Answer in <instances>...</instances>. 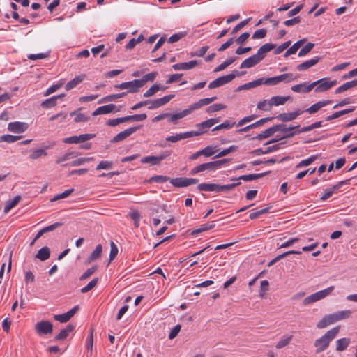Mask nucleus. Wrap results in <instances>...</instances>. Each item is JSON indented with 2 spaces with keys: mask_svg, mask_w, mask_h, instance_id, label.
<instances>
[{
  "mask_svg": "<svg viewBox=\"0 0 357 357\" xmlns=\"http://www.w3.org/2000/svg\"><path fill=\"white\" fill-rule=\"evenodd\" d=\"M340 330V326H335L316 340L314 342V347L317 348L316 352L319 354L326 350L331 342L337 336Z\"/></svg>",
  "mask_w": 357,
  "mask_h": 357,
  "instance_id": "f257e3e1",
  "label": "nucleus"
},
{
  "mask_svg": "<svg viewBox=\"0 0 357 357\" xmlns=\"http://www.w3.org/2000/svg\"><path fill=\"white\" fill-rule=\"evenodd\" d=\"M227 161L228 159H222L199 165L190 170V174L195 175L201 172H204L206 170L215 171L216 169H220Z\"/></svg>",
  "mask_w": 357,
  "mask_h": 357,
  "instance_id": "f03ea898",
  "label": "nucleus"
},
{
  "mask_svg": "<svg viewBox=\"0 0 357 357\" xmlns=\"http://www.w3.org/2000/svg\"><path fill=\"white\" fill-rule=\"evenodd\" d=\"M334 289H335L334 286H330L325 289L319 291L317 292H315V293L307 296L303 301V305H308L310 304L317 302L321 299H324V298L329 296L332 293V291L334 290Z\"/></svg>",
  "mask_w": 357,
  "mask_h": 357,
  "instance_id": "7ed1b4c3",
  "label": "nucleus"
},
{
  "mask_svg": "<svg viewBox=\"0 0 357 357\" xmlns=\"http://www.w3.org/2000/svg\"><path fill=\"white\" fill-rule=\"evenodd\" d=\"M337 82L336 80H331L329 78L324 77L312 82V89L316 87L314 90L316 93H321L329 90L337 85Z\"/></svg>",
  "mask_w": 357,
  "mask_h": 357,
  "instance_id": "20e7f679",
  "label": "nucleus"
},
{
  "mask_svg": "<svg viewBox=\"0 0 357 357\" xmlns=\"http://www.w3.org/2000/svg\"><path fill=\"white\" fill-rule=\"evenodd\" d=\"M238 75V73L237 70H234L232 73L228 74L227 75H224L222 77H220L213 82H211L208 84V88L210 89H215L217 87H219L220 86H222L225 84H227L232 81L237 75Z\"/></svg>",
  "mask_w": 357,
  "mask_h": 357,
  "instance_id": "39448f33",
  "label": "nucleus"
},
{
  "mask_svg": "<svg viewBox=\"0 0 357 357\" xmlns=\"http://www.w3.org/2000/svg\"><path fill=\"white\" fill-rule=\"evenodd\" d=\"M141 82L138 81V79H135L130 82H123L120 84H116L114 86V88L116 89H127V93H137L139 91V89L142 88L140 85Z\"/></svg>",
  "mask_w": 357,
  "mask_h": 357,
  "instance_id": "423d86ee",
  "label": "nucleus"
},
{
  "mask_svg": "<svg viewBox=\"0 0 357 357\" xmlns=\"http://www.w3.org/2000/svg\"><path fill=\"white\" fill-rule=\"evenodd\" d=\"M35 330L39 335L51 334L53 326L49 321H41L35 325Z\"/></svg>",
  "mask_w": 357,
  "mask_h": 357,
  "instance_id": "0eeeda50",
  "label": "nucleus"
},
{
  "mask_svg": "<svg viewBox=\"0 0 357 357\" xmlns=\"http://www.w3.org/2000/svg\"><path fill=\"white\" fill-rule=\"evenodd\" d=\"M170 155L169 151H165L158 156L149 155L141 159L142 163H149L151 165H159L160 161L165 160Z\"/></svg>",
  "mask_w": 357,
  "mask_h": 357,
  "instance_id": "6e6552de",
  "label": "nucleus"
},
{
  "mask_svg": "<svg viewBox=\"0 0 357 357\" xmlns=\"http://www.w3.org/2000/svg\"><path fill=\"white\" fill-rule=\"evenodd\" d=\"M94 137V135L91 134H82L79 136H72L69 137H66L63 139V142L65 144H78L80 142H84L92 139Z\"/></svg>",
  "mask_w": 357,
  "mask_h": 357,
  "instance_id": "1a4fd4ad",
  "label": "nucleus"
},
{
  "mask_svg": "<svg viewBox=\"0 0 357 357\" xmlns=\"http://www.w3.org/2000/svg\"><path fill=\"white\" fill-rule=\"evenodd\" d=\"M139 126H135L129 128L119 134H117L112 139V142L113 143H117L119 142H121L126 139L128 137L131 135L132 133L135 132L138 129H139Z\"/></svg>",
  "mask_w": 357,
  "mask_h": 357,
  "instance_id": "9d476101",
  "label": "nucleus"
},
{
  "mask_svg": "<svg viewBox=\"0 0 357 357\" xmlns=\"http://www.w3.org/2000/svg\"><path fill=\"white\" fill-rule=\"evenodd\" d=\"M303 112V110L298 109L292 112L280 114L277 119L282 122H288L296 119Z\"/></svg>",
  "mask_w": 357,
  "mask_h": 357,
  "instance_id": "9b49d317",
  "label": "nucleus"
},
{
  "mask_svg": "<svg viewBox=\"0 0 357 357\" xmlns=\"http://www.w3.org/2000/svg\"><path fill=\"white\" fill-rule=\"evenodd\" d=\"M28 128L26 123L24 122H10L8 123V129L9 131L15 133H21L24 132Z\"/></svg>",
  "mask_w": 357,
  "mask_h": 357,
  "instance_id": "f8f14e48",
  "label": "nucleus"
},
{
  "mask_svg": "<svg viewBox=\"0 0 357 357\" xmlns=\"http://www.w3.org/2000/svg\"><path fill=\"white\" fill-rule=\"evenodd\" d=\"M335 322L336 321L333 314H327L324 316L322 319L317 323V327L320 329L324 328L329 325L335 324Z\"/></svg>",
  "mask_w": 357,
  "mask_h": 357,
  "instance_id": "ddd939ff",
  "label": "nucleus"
},
{
  "mask_svg": "<svg viewBox=\"0 0 357 357\" xmlns=\"http://www.w3.org/2000/svg\"><path fill=\"white\" fill-rule=\"evenodd\" d=\"M275 47V45L274 44L266 43L258 50L255 55L261 61L266 56V53L273 50Z\"/></svg>",
  "mask_w": 357,
  "mask_h": 357,
  "instance_id": "4468645a",
  "label": "nucleus"
},
{
  "mask_svg": "<svg viewBox=\"0 0 357 357\" xmlns=\"http://www.w3.org/2000/svg\"><path fill=\"white\" fill-rule=\"evenodd\" d=\"M321 58L319 56H315L310 60L305 61V62L297 66L296 69L298 70H305L309 69L310 68L315 66L319 61Z\"/></svg>",
  "mask_w": 357,
  "mask_h": 357,
  "instance_id": "2eb2a0df",
  "label": "nucleus"
},
{
  "mask_svg": "<svg viewBox=\"0 0 357 357\" xmlns=\"http://www.w3.org/2000/svg\"><path fill=\"white\" fill-rule=\"evenodd\" d=\"M197 65V62L195 60L190 61L189 62L178 63L172 66V68L175 70H189L195 68Z\"/></svg>",
  "mask_w": 357,
  "mask_h": 357,
  "instance_id": "dca6fc26",
  "label": "nucleus"
},
{
  "mask_svg": "<svg viewBox=\"0 0 357 357\" xmlns=\"http://www.w3.org/2000/svg\"><path fill=\"white\" fill-rule=\"evenodd\" d=\"M291 89L295 93H309L312 90V83L307 84V83H302L296 84L291 86Z\"/></svg>",
  "mask_w": 357,
  "mask_h": 357,
  "instance_id": "f3484780",
  "label": "nucleus"
},
{
  "mask_svg": "<svg viewBox=\"0 0 357 357\" xmlns=\"http://www.w3.org/2000/svg\"><path fill=\"white\" fill-rule=\"evenodd\" d=\"M116 108L114 104H109L98 107L92 114L93 116L106 114L113 112Z\"/></svg>",
  "mask_w": 357,
  "mask_h": 357,
  "instance_id": "a211bd4d",
  "label": "nucleus"
},
{
  "mask_svg": "<svg viewBox=\"0 0 357 357\" xmlns=\"http://www.w3.org/2000/svg\"><path fill=\"white\" fill-rule=\"evenodd\" d=\"M332 102L331 100H323L319 101L312 106H310L309 108L306 109V112H307L310 114H314L317 112L321 108L330 105Z\"/></svg>",
  "mask_w": 357,
  "mask_h": 357,
  "instance_id": "6ab92c4d",
  "label": "nucleus"
},
{
  "mask_svg": "<svg viewBox=\"0 0 357 357\" xmlns=\"http://www.w3.org/2000/svg\"><path fill=\"white\" fill-rule=\"evenodd\" d=\"M215 222L211 221L205 224L201 225L198 228L192 229L190 231L192 236H197L199 233L213 229L215 227Z\"/></svg>",
  "mask_w": 357,
  "mask_h": 357,
  "instance_id": "aec40b11",
  "label": "nucleus"
},
{
  "mask_svg": "<svg viewBox=\"0 0 357 357\" xmlns=\"http://www.w3.org/2000/svg\"><path fill=\"white\" fill-rule=\"evenodd\" d=\"M260 62L257 56L254 54L245 59L241 64V68H250L255 66Z\"/></svg>",
  "mask_w": 357,
  "mask_h": 357,
  "instance_id": "412c9836",
  "label": "nucleus"
},
{
  "mask_svg": "<svg viewBox=\"0 0 357 357\" xmlns=\"http://www.w3.org/2000/svg\"><path fill=\"white\" fill-rule=\"evenodd\" d=\"M344 183H347V181H342V182L337 183V185H334V186H333L331 188H326L324 190V192L322 194V195L321 196L320 199L321 201H325L328 198L331 197L333 195L334 191L335 190L338 189Z\"/></svg>",
  "mask_w": 357,
  "mask_h": 357,
  "instance_id": "4be33fe9",
  "label": "nucleus"
},
{
  "mask_svg": "<svg viewBox=\"0 0 357 357\" xmlns=\"http://www.w3.org/2000/svg\"><path fill=\"white\" fill-rule=\"evenodd\" d=\"M268 172L261 173V174H252L248 175H243L239 176L238 178H231V181H240L243 180L245 181H250L255 179L260 178L266 175Z\"/></svg>",
  "mask_w": 357,
  "mask_h": 357,
  "instance_id": "5701e85b",
  "label": "nucleus"
},
{
  "mask_svg": "<svg viewBox=\"0 0 357 357\" xmlns=\"http://www.w3.org/2000/svg\"><path fill=\"white\" fill-rule=\"evenodd\" d=\"M86 76L85 75H79L78 76H76L74 79L69 81L65 86V89L66 91H70L75 88L77 85L80 84L82 81L84 80Z\"/></svg>",
  "mask_w": 357,
  "mask_h": 357,
  "instance_id": "b1692460",
  "label": "nucleus"
},
{
  "mask_svg": "<svg viewBox=\"0 0 357 357\" xmlns=\"http://www.w3.org/2000/svg\"><path fill=\"white\" fill-rule=\"evenodd\" d=\"M75 326L72 324H68L66 327L61 330V332L54 337L56 341L65 340L69 334L73 332Z\"/></svg>",
  "mask_w": 357,
  "mask_h": 357,
  "instance_id": "393cba45",
  "label": "nucleus"
},
{
  "mask_svg": "<svg viewBox=\"0 0 357 357\" xmlns=\"http://www.w3.org/2000/svg\"><path fill=\"white\" fill-rule=\"evenodd\" d=\"M82 109H79L76 111H73L70 113V116H74V121L75 123H79V122H86L89 120V117L87 116L86 114L81 112Z\"/></svg>",
  "mask_w": 357,
  "mask_h": 357,
  "instance_id": "a878e982",
  "label": "nucleus"
},
{
  "mask_svg": "<svg viewBox=\"0 0 357 357\" xmlns=\"http://www.w3.org/2000/svg\"><path fill=\"white\" fill-rule=\"evenodd\" d=\"M219 121V119H209L205 121H203L200 123H197L196 127L199 128V130H202L205 132V130L212 127L213 125L217 123Z\"/></svg>",
  "mask_w": 357,
  "mask_h": 357,
  "instance_id": "bb28decb",
  "label": "nucleus"
},
{
  "mask_svg": "<svg viewBox=\"0 0 357 357\" xmlns=\"http://www.w3.org/2000/svg\"><path fill=\"white\" fill-rule=\"evenodd\" d=\"M293 339V335H282L280 340L276 343L275 347L278 349H282L287 345L291 342Z\"/></svg>",
  "mask_w": 357,
  "mask_h": 357,
  "instance_id": "cd10ccee",
  "label": "nucleus"
},
{
  "mask_svg": "<svg viewBox=\"0 0 357 357\" xmlns=\"http://www.w3.org/2000/svg\"><path fill=\"white\" fill-rule=\"evenodd\" d=\"M351 340L349 338L344 337L339 339L336 341V351H344L348 346L350 344Z\"/></svg>",
  "mask_w": 357,
  "mask_h": 357,
  "instance_id": "c85d7f7f",
  "label": "nucleus"
},
{
  "mask_svg": "<svg viewBox=\"0 0 357 357\" xmlns=\"http://www.w3.org/2000/svg\"><path fill=\"white\" fill-rule=\"evenodd\" d=\"M289 99V97H284V96H273L272 97L269 101H268V105L269 106H279L284 105L286 101H287Z\"/></svg>",
  "mask_w": 357,
  "mask_h": 357,
  "instance_id": "c756f323",
  "label": "nucleus"
},
{
  "mask_svg": "<svg viewBox=\"0 0 357 357\" xmlns=\"http://www.w3.org/2000/svg\"><path fill=\"white\" fill-rule=\"evenodd\" d=\"M197 189L199 191H205V192L215 191V192H218V184L203 183H200L197 185Z\"/></svg>",
  "mask_w": 357,
  "mask_h": 357,
  "instance_id": "7c9ffc66",
  "label": "nucleus"
},
{
  "mask_svg": "<svg viewBox=\"0 0 357 357\" xmlns=\"http://www.w3.org/2000/svg\"><path fill=\"white\" fill-rule=\"evenodd\" d=\"M300 126H291V127H288L287 128L286 126L284 124H278V125H275L273 126L274 128V132H277V131H280L281 132H283L284 133V135H287V133H289V132H294V131H293L294 129H296L298 128H299Z\"/></svg>",
  "mask_w": 357,
  "mask_h": 357,
  "instance_id": "2f4dec72",
  "label": "nucleus"
},
{
  "mask_svg": "<svg viewBox=\"0 0 357 357\" xmlns=\"http://www.w3.org/2000/svg\"><path fill=\"white\" fill-rule=\"evenodd\" d=\"M50 257V250L48 247L45 246L40 248L36 255V257L41 261H45Z\"/></svg>",
  "mask_w": 357,
  "mask_h": 357,
  "instance_id": "473e14b6",
  "label": "nucleus"
},
{
  "mask_svg": "<svg viewBox=\"0 0 357 357\" xmlns=\"http://www.w3.org/2000/svg\"><path fill=\"white\" fill-rule=\"evenodd\" d=\"M63 96H64V94L52 96L50 98L45 100L42 102L41 105L43 107H45V108L52 107L56 105L57 99L61 98Z\"/></svg>",
  "mask_w": 357,
  "mask_h": 357,
  "instance_id": "72a5a7b5",
  "label": "nucleus"
},
{
  "mask_svg": "<svg viewBox=\"0 0 357 357\" xmlns=\"http://www.w3.org/2000/svg\"><path fill=\"white\" fill-rule=\"evenodd\" d=\"M351 311L349 310L338 311L333 313L335 319V321H339L343 319H348L351 315Z\"/></svg>",
  "mask_w": 357,
  "mask_h": 357,
  "instance_id": "f704fd0d",
  "label": "nucleus"
},
{
  "mask_svg": "<svg viewBox=\"0 0 357 357\" xmlns=\"http://www.w3.org/2000/svg\"><path fill=\"white\" fill-rule=\"evenodd\" d=\"M47 155V151L45 149H37L31 151L29 158L31 160H37L42 156H46Z\"/></svg>",
  "mask_w": 357,
  "mask_h": 357,
  "instance_id": "c9c22d12",
  "label": "nucleus"
},
{
  "mask_svg": "<svg viewBox=\"0 0 357 357\" xmlns=\"http://www.w3.org/2000/svg\"><path fill=\"white\" fill-rule=\"evenodd\" d=\"M21 197L17 195L13 199L6 202L4 207V213H8L13 208H14L20 201Z\"/></svg>",
  "mask_w": 357,
  "mask_h": 357,
  "instance_id": "e433bc0d",
  "label": "nucleus"
},
{
  "mask_svg": "<svg viewBox=\"0 0 357 357\" xmlns=\"http://www.w3.org/2000/svg\"><path fill=\"white\" fill-rule=\"evenodd\" d=\"M77 155H78V153L75 151L66 153L64 155L58 157L56 160V163L60 164V163L65 162L68 160L73 159V158L77 157Z\"/></svg>",
  "mask_w": 357,
  "mask_h": 357,
  "instance_id": "4c0bfd02",
  "label": "nucleus"
},
{
  "mask_svg": "<svg viewBox=\"0 0 357 357\" xmlns=\"http://www.w3.org/2000/svg\"><path fill=\"white\" fill-rule=\"evenodd\" d=\"M355 109V107H353L351 108H349V109H344V110H341V111H338V112H335L334 114H333L331 116H328L326 118V121H332L335 119H337L344 114H348L349 112H351L353 111H354Z\"/></svg>",
  "mask_w": 357,
  "mask_h": 357,
  "instance_id": "58836bf2",
  "label": "nucleus"
},
{
  "mask_svg": "<svg viewBox=\"0 0 357 357\" xmlns=\"http://www.w3.org/2000/svg\"><path fill=\"white\" fill-rule=\"evenodd\" d=\"M279 82H284L286 84L295 81L297 76H294L292 73H288L278 75Z\"/></svg>",
  "mask_w": 357,
  "mask_h": 357,
  "instance_id": "ea45409f",
  "label": "nucleus"
},
{
  "mask_svg": "<svg viewBox=\"0 0 357 357\" xmlns=\"http://www.w3.org/2000/svg\"><path fill=\"white\" fill-rule=\"evenodd\" d=\"M165 90L166 87H162L158 84H154L151 86L149 90H147L144 94L143 96L144 98H149L152 96H153L155 93H156L159 90Z\"/></svg>",
  "mask_w": 357,
  "mask_h": 357,
  "instance_id": "a19ab883",
  "label": "nucleus"
},
{
  "mask_svg": "<svg viewBox=\"0 0 357 357\" xmlns=\"http://www.w3.org/2000/svg\"><path fill=\"white\" fill-rule=\"evenodd\" d=\"M188 116V112L183 109V111L176 113V114H169V121L172 122L174 123H176V121L181 119L185 116Z\"/></svg>",
  "mask_w": 357,
  "mask_h": 357,
  "instance_id": "79ce46f5",
  "label": "nucleus"
},
{
  "mask_svg": "<svg viewBox=\"0 0 357 357\" xmlns=\"http://www.w3.org/2000/svg\"><path fill=\"white\" fill-rule=\"evenodd\" d=\"M291 254L301 255V251L290 250V251L285 252L281 255H279L269 262L268 266L273 265L275 262L278 261L279 260L283 259L286 256L291 255Z\"/></svg>",
  "mask_w": 357,
  "mask_h": 357,
  "instance_id": "37998d69",
  "label": "nucleus"
},
{
  "mask_svg": "<svg viewBox=\"0 0 357 357\" xmlns=\"http://www.w3.org/2000/svg\"><path fill=\"white\" fill-rule=\"evenodd\" d=\"M146 118H147V116L146 114H134V115L126 116L123 117L124 122H126L128 121H142L145 120Z\"/></svg>",
  "mask_w": 357,
  "mask_h": 357,
  "instance_id": "c03bdc74",
  "label": "nucleus"
},
{
  "mask_svg": "<svg viewBox=\"0 0 357 357\" xmlns=\"http://www.w3.org/2000/svg\"><path fill=\"white\" fill-rule=\"evenodd\" d=\"M275 133L274 132V128L273 126L271 127V128H269L266 130H265L264 131H263L262 132L258 134L255 137H254L253 139H259V140H262L264 139H266V138H268L272 135H273V134Z\"/></svg>",
  "mask_w": 357,
  "mask_h": 357,
  "instance_id": "a18cd8bd",
  "label": "nucleus"
},
{
  "mask_svg": "<svg viewBox=\"0 0 357 357\" xmlns=\"http://www.w3.org/2000/svg\"><path fill=\"white\" fill-rule=\"evenodd\" d=\"M169 182L174 186L177 188H183L186 186V178L185 177H179L175 178H170Z\"/></svg>",
  "mask_w": 357,
  "mask_h": 357,
  "instance_id": "49530a36",
  "label": "nucleus"
},
{
  "mask_svg": "<svg viewBox=\"0 0 357 357\" xmlns=\"http://www.w3.org/2000/svg\"><path fill=\"white\" fill-rule=\"evenodd\" d=\"M204 133V131H202V130H192V131L185 132L183 133H179V137L181 140V139H187L189 137L199 136Z\"/></svg>",
  "mask_w": 357,
  "mask_h": 357,
  "instance_id": "de8ad7c7",
  "label": "nucleus"
},
{
  "mask_svg": "<svg viewBox=\"0 0 357 357\" xmlns=\"http://www.w3.org/2000/svg\"><path fill=\"white\" fill-rule=\"evenodd\" d=\"M158 73L156 72H151L143 76L141 79H138V81L141 82V87H142L149 81L153 82L155 79Z\"/></svg>",
  "mask_w": 357,
  "mask_h": 357,
  "instance_id": "09e8293b",
  "label": "nucleus"
},
{
  "mask_svg": "<svg viewBox=\"0 0 357 357\" xmlns=\"http://www.w3.org/2000/svg\"><path fill=\"white\" fill-rule=\"evenodd\" d=\"M356 86L354 80L347 82L335 89V93H340Z\"/></svg>",
  "mask_w": 357,
  "mask_h": 357,
  "instance_id": "8fccbe9b",
  "label": "nucleus"
},
{
  "mask_svg": "<svg viewBox=\"0 0 357 357\" xmlns=\"http://www.w3.org/2000/svg\"><path fill=\"white\" fill-rule=\"evenodd\" d=\"M264 84V78L257 79L252 82L246 83L245 84L241 86V89H249L251 88H254L258 86H260Z\"/></svg>",
  "mask_w": 357,
  "mask_h": 357,
  "instance_id": "3c124183",
  "label": "nucleus"
},
{
  "mask_svg": "<svg viewBox=\"0 0 357 357\" xmlns=\"http://www.w3.org/2000/svg\"><path fill=\"white\" fill-rule=\"evenodd\" d=\"M313 130V128L312 127V124L308 126L303 127L301 130L294 131V132H289L287 133L285 135H283L281 139H286V138H290L294 137L296 134H300L301 132H305Z\"/></svg>",
  "mask_w": 357,
  "mask_h": 357,
  "instance_id": "603ef678",
  "label": "nucleus"
},
{
  "mask_svg": "<svg viewBox=\"0 0 357 357\" xmlns=\"http://www.w3.org/2000/svg\"><path fill=\"white\" fill-rule=\"evenodd\" d=\"M240 184H241V182H238L236 183H230V184H227V185H218V192L232 190L236 187L238 186Z\"/></svg>",
  "mask_w": 357,
  "mask_h": 357,
  "instance_id": "864d4df0",
  "label": "nucleus"
},
{
  "mask_svg": "<svg viewBox=\"0 0 357 357\" xmlns=\"http://www.w3.org/2000/svg\"><path fill=\"white\" fill-rule=\"evenodd\" d=\"M102 248L100 244H98L96 245L95 250L93 251V252L91 254L89 260L90 261H94L97 259H98L102 253Z\"/></svg>",
  "mask_w": 357,
  "mask_h": 357,
  "instance_id": "5fc2aeb1",
  "label": "nucleus"
},
{
  "mask_svg": "<svg viewBox=\"0 0 357 357\" xmlns=\"http://www.w3.org/2000/svg\"><path fill=\"white\" fill-rule=\"evenodd\" d=\"M73 191H74L73 188L68 189V190H65L63 192L58 194V195L54 196L50 199V201L51 202H55V201H57V200L61 199L66 198L68 196H70L73 193Z\"/></svg>",
  "mask_w": 357,
  "mask_h": 357,
  "instance_id": "6e6d98bb",
  "label": "nucleus"
},
{
  "mask_svg": "<svg viewBox=\"0 0 357 357\" xmlns=\"http://www.w3.org/2000/svg\"><path fill=\"white\" fill-rule=\"evenodd\" d=\"M317 158V155H312L307 159L303 160L296 166V168L299 169L303 167L308 166L311 165Z\"/></svg>",
  "mask_w": 357,
  "mask_h": 357,
  "instance_id": "4d7b16f0",
  "label": "nucleus"
},
{
  "mask_svg": "<svg viewBox=\"0 0 357 357\" xmlns=\"http://www.w3.org/2000/svg\"><path fill=\"white\" fill-rule=\"evenodd\" d=\"M22 138V136H15L12 135H4L1 136L0 141L8 143H13Z\"/></svg>",
  "mask_w": 357,
  "mask_h": 357,
  "instance_id": "13d9d810",
  "label": "nucleus"
},
{
  "mask_svg": "<svg viewBox=\"0 0 357 357\" xmlns=\"http://www.w3.org/2000/svg\"><path fill=\"white\" fill-rule=\"evenodd\" d=\"M225 108H226V105H225L223 104H221V103L213 104V105L209 106L206 109V112L211 114V113L220 111Z\"/></svg>",
  "mask_w": 357,
  "mask_h": 357,
  "instance_id": "bf43d9fd",
  "label": "nucleus"
},
{
  "mask_svg": "<svg viewBox=\"0 0 357 357\" xmlns=\"http://www.w3.org/2000/svg\"><path fill=\"white\" fill-rule=\"evenodd\" d=\"M113 167V162L108 160H102L99 162V164L97 165L96 169V170H100V169H110Z\"/></svg>",
  "mask_w": 357,
  "mask_h": 357,
  "instance_id": "052dcab7",
  "label": "nucleus"
},
{
  "mask_svg": "<svg viewBox=\"0 0 357 357\" xmlns=\"http://www.w3.org/2000/svg\"><path fill=\"white\" fill-rule=\"evenodd\" d=\"M314 44L312 43H307L298 52V56H304L307 54L314 47Z\"/></svg>",
  "mask_w": 357,
  "mask_h": 357,
  "instance_id": "680f3d73",
  "label": "nucleus"
},
{
  "mask_svg": "<svg viewBox=\"0 0 357 357\" xmlns=\"http://www.w3.org/2000/svg\"><path fill=\"white\" fill-rule=\"evenodd\" d=\"M235 61V59L234 58H229L228 59H227L226 61H225L223 63H222L221 64H220L219 66H218L215 70H214V72H219V71H221V70H223L224 69H225L227 66H229V65H231L234 61Z\"/></svg>",
  "mask_w": 357,
  "mask_h": 357,
  "instance_id": "e2e57ef3",
  "label": "nucleus"
},
{
  "mask_svg": "<svg viewBox=\"0 0 357 357\" xmlns=\"http://www.w3.org/2000/svg\"><path fill=\"white\" fill-rule=\"evenodd\" d=\"M236 124L235 122H229L228 121H226L223 122L222 123L215 126L212 130L215 131L220 129H230L234 125Z\"/></svg>",
  "mask_w": 357,
  "mask_h": 357,
  "instance_id": "0e129e2a",
  "label": "nucleus"
},
{
  "mask_svg": "<svg viewBox=\"0 0 357 357\" xmlns=\"http://www.w3.org/2000/svg\"><path fill=\"white\" fill-rule=\"evenodd\" d=\"M98 278H93L86 286L81 289L82 293H86L95 287L98 283Z\"/></svg>",
  "mask_w": 357,
  "mask_h": 357,
  "instance_id": "69168bd1",
  "label": "nucleus"
},
{
  "mask_svg": "<svg viewBox=\"0 0 357 357\" xmlns=\"http://www.w3.org/2000/svg\"><path fill=\"white\" fill-rule=\"evenodd\" d=\"M118 252H119V250H118L117 246L113 241H111L109 263L114 259V258L116 257V255L118 254Z\"/></svg>",
  "mask_w": 357,
  "mask_h": 357,
  "instance_id": "338daca9",
  "label": "nucleus"
},
{
  "mask_svg": "<svg viewBox=\"0 0 357 357\" xmlns=\"http://www.w3.org/2000/svg\"><path fill=\"white\" fill-rule=\"evenodd\" d=\"M202 155L209 157L213 154H215L217 151L215 147L213 146H206L204 149L200 150Z\"/></svg>",
  "mask_w": 357,
  "mask_h": 357,
  "instance_id": "774afa93",
  "label": "nucleus"
}]
</instances>
